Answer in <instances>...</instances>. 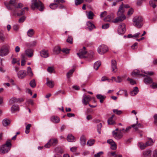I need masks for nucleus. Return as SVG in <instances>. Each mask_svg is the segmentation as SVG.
Returning a JSON list of instances; mask_svg holds the SVG:
<instances>
[{"instance_id": "f257e3e1", "label": "nucleus", "mask_w": 157, "mask_h": 157, "mask_svg": "<svg viewBox=\"0 0 157 157\" xmlns=\"http://www.w3.org/2000/svg\"><path fill=\"white\" fill-rule=\"evenodd\" d=\"M5 4L8 10L12 11L13 15L14 16L16 15V9L23 7L22 4L21 3H17L16 0H10L9 3H5Z\"/></svg>"}, {"instance_id": "f03ea898", "label": "nucleus", "mask_w": 157, "mask_h": 157, "mask_svg": "<svg viewBox=\"0 0 157 157\" xmlns=\"http://www.w3.org/2000/svg\"><path fill=\"white\" fill-rule=\"evenodd\" d=\"M87 53L85 47H83V48L80 50L79 52L77 53V54L81 59L87 58L89 59L90 60L92 59L93 57L94 53L93 52H91L87 54V56H86Z\"/></svg>"}, {"instance_id": "7ed1b4c3", "label": "nucleus", "mask_w": 157, "mask_h": 157, "mask_svg": "<svg viewBox=\"0 0 157 157\" xmlns=\"http://www.w3.org/2000/svg\"><path fill=\"white\" fill-rule=\"evenodd\" d=\"M11 141V140H7L5 144L1 146L0 147V154H4L10 151L12 146Z\"/></svg>"}, {"instance_id": "20e7f679", "label": "nucleus", "mask_w": 157, "mask_h": 157, "mask_svg": "<svg viewBox=\"0 0 157 157\" xmlns=\"http://www.w3.org/2000/svg\"><path fill=\"white\" fill-rule=\"evenodd\" d=\"M31 7L33 10L35 9L38 10L39 11H43L44 8L43 4L40 0H32Z\"/></svg>"}, {"instance_id": "39448f33", "label": "nucleus", "mask_w": 157, "mask_h": 157, "mask_svg": "<svg viewBox=\"0 0 157 157\" xmlns=\"http://www.w3.org/2000/svg\"><path fill=\"white\" fill-rule=\"evenodd\" d=\"M143 18L141 16H135L133 19V25L135 27L140 28L143 25Z\"/></svg>"}, {"instance_id": "423d86ee", "label": "nucleus", "mask_w": 157, "mask_h": 157, "mask_svg": "<svg viewBox=\"0 0 157 157\" xmlns=\"http://www.w3.org/2000/svg\"><path fill=\"white\" fill-rule=\"evenodd\" d=\"M150 143H149V142H147L146 143L144 144L141 142H140L138 143V145L140 148L141 149H144L146 147L152 145L154 143V142L153 141L152 139H150Z\"/></svg>"}, {"instance_id": "0eeeda50", "label": "nucleus", "mask_w": 157, "mask_h": 157, "mask_svg": "<svg viewBox=\"0 0 157 157\" xmlns=\"http://www.w3.org/2000/svg\"><path fill=\"white\" fill-rule=\"evenodd\" d=\"M108 50V48L106 45H101L98 49V52L100 54H103L106 52Z\"/></svg>"}, {"instance_id": "6e6552de", "label": "nucleus", "mask_w": 157, "mask_h": 157, "mask_svg": "<svg viewBox=\"0 0 157 157\" xmlns=\"http://www.w3.org/2000/svg\"><path fill=\"white\" fill-rule=\"evenodd\" d=\"M125 25L124 23H122L120 25L118 29V33L120 34H122L125 32Z\"/></svg>"}, {"instance_id": "1a4fd4ad", "label": "nucleus", "mask_w": 157, "mask_h": 157, "mask_svg": "<svg viewBox=\"0 0 157 157\" xmlns=\"http://www.w3.org/2000/svg\"><path fill=\"white\" fill-rule=\"evenodd\" d=\"M9 51L6 48H2L0 49V56L3 57L7 55L9 53Z\"/></svg>"}, {"instance_id": "9d476101", "label": "nucleus", "mask_w": 157, "mask_h": 157, "mask_svg": "<svg viewBox=\"0 0 157 157\" xmlns=\"http://www.w3.org/2000/svg\"><path fill=\"white\" fill-rule=\"evenodd\" d=\"M112 135L116 139L118 140L121 138L123 136V134L121 132V131L119 133H117L115 131H113L112 132Z\"/></svg>"}, {"instance_id": "9b49d317", "label": "nucleus", "mask_w": 157, "mask_h": 157, "mask_svg": "<svg viewBox=\"0 0 157 157\" xmlns=\"http://www.w3.org/2000/svg\"><path fill=\"white\" fill-rule=\"evenodd\" d=\"M117 17L115 18L113 22L114 23H117L120 21H122L124 20L126 18V16L124 15H117Z\"/></svg>"}, {"instance_id": "f8f14e48", "label": "nucleus", "mask_w": 157, "mask_h": 157, "mask_svg": "<svg viewBox=\"0 0 157 157\" xmlns=\"http://www.w3.org/2000/svg\"><path fill=\"white\" fill-rule=\"evenodd\" d=\"M34 51L33 49L29 48L26 49L25 52V54L29 57H32L33 56Z\"/></svg>"}, {"instance_id": "ddd939ff", "label": "nucleus", "mask_w": 157, "mask_h": 157, "mask_svg": "<svg viewBox=\"0 0 157 157\" xmlns=\"http://www.w3.org/2000/svg\"><path fill=\"white\" fill-rule=\"evenodd\" d=\"M107 142L111 145V148L112 149L115 150L116 149L117 145L112 139L108 140Z\"/></svg>"}, {"instance_id": "4468645a", "label": "nucleus", "mask_w": 157, "mask_h": 157, "mask_svg": "<svg viewBox=\"0 0 157 157\" xmlns=\"http://www.w3.org/2000/svg\"><path fill=\"white\" fill-rule=\"evenodd\" d=\"M111 63L112 71L113 72L115 73L117 71L116 61L114 60H112Z\"/></svg>"}, {"instance_id": "2eb2a0df", "label": "nucleus", "mask_w": 157, "mask_h": 157, "mask_svg": "<svg viewBox=\"0 0 157 157\" xmlns=\"http://www.w3.org/2000/svg\"><path fill=\"white\" fill-rule=\"evenodd\" d=\"M91 99V98L90 96L84 97L82 100V103L85 105H86L89 104Z\"/></svg>"}, {"instance_id": "dca6fc26", "label": "nucleus", "mask_w": 157, "mask_h": 157, "mask_svg": "<svg viewBox=\"0 0 157 157\" xmlns=\"http://www.w3.org/2000/svg\"><path fill=\"white\" fill-rule=\"evenodd\" d=\"M26 75V71H25L21 70L17 72L18 77L20 79L25 78Z\"/></svg>"}, {"instance_id": "f3484780", "label": "nucleus", "mask_w": 157, "mask_h": 157, "mask_svg": "<svg viewBox=\"0 0 157 157\" xmlns=\"http://www.w3.org/2000/svg\"><path fill=\"white\" fill-rule=\"evenodd\" d=\"M40 56L43 58H46L48 57L49 53L48 50L43 49L40 52Z\"/></svg>"}, {"instance_id": "a211bd4d", "label": "nucleus", "mask_w": 157, "mask_h": 157, "mask_svg": "<svg viewBox=\"0 0 157 157\" xmlns=\"http://www.w3.org/2000/svg\"><path fill=\"white\" fill-rule=\"evenodd\" d=\"M123 5L122 3L120 6L117 12V15H124V7H123Z\"/></svg>"}, {"instance_id": "6ab92c4d", "label": "nucleus", "mask_w": 157, "mask_h": 157, "mask_svg": "<svg viewBox=\"0 0 157 157\" xmlns=\"http://www.w3.org/2000/svg\"><path fill=\"white\" fill-rule=\"evenodd\" d=\"M51 121L54 123H58L60 121V118L57 116H52L50 118Z\"/></svg>"}, {"instance_id": "aec40b11", "label": "nucleus", "mask_w": 157, "mask_h": 157, "mask_svg": "<svg viewBox=\"0 0 157 157\" xmlns=\"http://www.w3.org/2000/svg\"><path fill=\"white\" fill-rule=\"evenodd\" d=\"M146 77L144 78V82L147 84H149L152 83L153 82L152 79L147 76H146Z\"/></svg>"}, {"instance_id": "412c9836", "label": "nucleus", "mask_w": 157, "mask_h": 157, "mask_svg": "<svg viewBox=\"0 0 157 157\" xmlns=\"http://www.w3.org/2000/svg\"><path fill=\"white\" fill-rule=\"evenodd\" d=\"M151 153V151L150 149H147L144 151L143 152V155L144 157H150Z\"/></svg>"}, {"instance_id": "4be33fe9", "label": "nucleus", "mask_w": 157, "mask_h": 157, "mask_svg": "<svg viewBox=\"0 0 157 157\" xmlns=\"http://www.w3.org/2000/svg\"><path fill=\"white\" fill-rule=\"evenodd\" d=\"M11 110L12 113H14L15 112L19 111V107L17 105H13L11 107Z\"/></svg>"}, {"instance_id": "5701e85b", "label": "nucleus", "mask_w": 157, "mask_h": 157, "mask_svg": "<svg viewBox=\"0 0 157 157\" xmlns=\"http://www.w3.org/2000/svg\"><path fill=\"white\" fill-rule=\"evenodd\" d=\"M46 84L50 88H53L54 85V83L53 81L52 80L49 81L48 78H47V82L46 83Z\"/></svg>"}, {"instance_id": "b1692460", "label": "nucleus", "mask_w": 157, "mask_h": 157, "mask_svg": "<svg viewBox=\"0 0 157 157\" xmlns=\"http://www.w3.org/2000/svg\"><path fill=\"white\" fill-rule=\"evenodd\" d=\"M86 25L88 26V29L90 31L95 28L94 25L90 21H87L86 23Z\"/></svg>"}, {"instance_id": "393cba45", "label": "nucleus", "mask_w": 157, "mask_h": 157, "mask_svg": "<svg viewBox=\"0 0 157 157\" xmlns=\"http://www.w3.org/2000/svg\"><path fill=\"white\" fill-rule=\"evenodd\" d=\"M10 120L5 118L2 121V124L4 126H7L10 124Z\"/></svg>"}, {"instance_id": "a878e982", "label": "nucleus", "mask_w": 157, "mask_h": 157, "mask_svg": "<svg viewBox=\"0 0 157 157\" xmlns=\"http://www.w3.org/2000/svg\"><path fill=\"white\" fill-rule=\"evenodd\" d=\"M96 97L98 99L100 100V102L101 103H102L103 102L104 100L106 98L105 96L100 94H97L96 95Z\"/></svg>"}, {"instance_id": "bb28decb", "label": "nucleus", "mask_w": 157, "mask_h": 157, "mask_svg": "<svg viewBox=\"0 0 157 157\" xmlns=\"http://www.w3.org/2000/svg\"><path fill=\"white\" fill-rule=\"evenodd\" d=\"M139 92V90L137 87L134 88V90L130 92V94L131 96H134L136 95Z\"/></svg>"}, {"instance_id": "cd10ccee", "label": "nucleus", "mask_w": 157, "mask_h": 157, "mask_svg": "<svg viewBox=\"0 0 157 157\" xmlns=\"http://www.w3.org/2000/svg\"><path fill=\"white\" fill-rule=\"evenodd\" d=\"M36 41H34L29 43H26L25 45L29 48L33 47L36 45Z\"/></svg>"}, {"instance_id": "c85d7f7f", "label": "nucleus", "mask_w": 157, "mask_h": 157, "mask_svg": "<svg viewBox=\"0 0 157 157\" xmlns=\"http://www.w3.org/2000/svg\"><path fill=\"white\" fill-rule=\"evenodd\" d=\"M75 139V137L71 134H69L67 137V140L69 142L74 141Z\"/></svg>"}, {"instance_id": "c756f323", "label": "nucleus", "mask_w": 157, "mask_h": 157, "mask_svg": "<svg viewBox=\"0 0 157 157\" xmlns=\"http://www.w3.org/2000/svg\"><path fill=\"white\" fill-rule=\"evenodd\" d=\"M114 117V115H113L110 118L108 119L107 121L108 124L113 125L115 123V121L113 119Z\"/></svg>"}, {"instance_id": "7c9ffc66", "label": "nucleus", "mask_w": 157, "mask_h": 157, "mask_svg": "<svg viewBox=\"0 0 157 157\" xmlns=\"http://www.w3.org/2000/svg\"><path fill=\"white\" fill-rule=\"evenodd\" d=\"M81 144L82 145H84L86 143V139L84 135H82L80 137Z\"/></svg>"}, {"instance_id": "2f4dec72", "label": "nucleus", "mask_w": 157, "mask_h": 157, "mask_svg": "<svg viewBox=\"0 0 157 157\" xmlns=\"http://www.w3.org/2000/svg\"><path fill=\"white\" fill-rule=\"evenodd\" d=\"M61 51L60 48L58 46L55 47L53 49V52L55 54H58Z\"/></svg>"}, {"instance_id": "473e14b6", "label": "nucleus", "mask_w": 157, "mask_h": 157, "mask_svg": "<svg viewBox=\"0 0 157 157\" xmlns=\"http://www.w3.org/2000/svg\"><path fill=\"white\" fill-rule=\"evenodd\" d=\"M34 33L33 29H30L27 32V35L29 37H32L34 35Z\"/></svg>"}, {"instance_id": "72a5a7b5", "label": "nucleus", "mask_w": 157, "mask_h": 157, "mask_svg": "<svg viewBox=\"0 0 157 157\" xmlns=\"http://www.w3.org/2000/svg\"><path fill=\"white\" fill-rule=\"evenodd\" d=\"M101 64V62L99 61H98L95 62L94 64V68L96 70H97Z\"/></svg>"}, {"instance_id": "f704fd0d", "label": "nucleus", "mask_w": 157, "mask_h": 157, "mask_svg": "<svg viewBox=\"0 0 157 157\" xmlns=\"http://www.w3.org/2000/svg\"><path fill=\"white\" fill-rule=\"evenodd\" d=\"M26 9L28 10V8L27 7H25L23 9H22L21 10V12L19 13H17V16H21L25 13V10Z\"/></svg>"}, {"instance_id": "c9c22d12", "label": "nucleus", "mask_w": 157, "mask_h": 157, "mask_svg": "<svg viewBox=\"0 0 157 157\" xmlns=\"http://www.w3.org/2000/svg\"><path fill=\"white\" fill-rule=\"evenodd\" d=\"M27 72L28 75L31 77H32L33 75V73L32 72L31 68L29 67L27 68Z\"/></svg>"}, {"instance_id": "e433bc0d", "label": "nucleus", "mask_w": 157, "mask_h": 157, "mask_svg": "<svg viewBox=\"0 0 157 157\" xmlns=\"http://www.w3.org/2000/svg\"><path fill=\"white\" fill-rule=\"evenodd\" d=\"M49 142L52 145H54L57 144L58 141L56 139H52L49 140Z\"/></svg>"}, {"instance_id": "4c0bfd02", "label": "nucleus", "mask_w": 157, "mask_h": 157, "mask_svg": "<svg viewBox=\"0 0 157 157\" xmlns=\"http://www.w3.org/2000/svg\"><path fill=\"white\" fill-rule=\"evenodd\" d=\"M58 6V4L57 3H54L51 4L50 5V7L52 10H55L56 9Z\"/></svg>"}, {"instance_id": "58836bf2", "label": "nucleus", "mask_w": 157, "mask_h": 157, "mask_svg": "<svg viewBox=\"0 0 157 157\" xmlns=\"http://www.w3.org/2000/svg\"><path fill=\"white\" fill-rule=\"evenodd\" d=\"M94 140H90L87 142V144L89 146H91L94 144Z\"/></svg>"}, {"instance_id": "ea45409f", "label": "nucleus", "mask_w": 157, "mask_h": 157, "mask_svg": "<svg viewBox=\"0 0 157 157\" xmlns=\"http://www.w3.org/2000/svg\"><path fill=\"white\" fill-rule=\"evenodd\" d=\"M55 151L57 153H62L63 152V150L60 147H57L55 149Z\"/></svg>"}, {"instance_id": "a19ab883", "label": "nucleus", "mask_w": 157, "mask_h": 157, "mask_svg": "<svg viewBox=\"0 0 157 157\" xmlns=\"http://www.w3.org/2000/svg\"><path fill=\"white\" fill-rule=\"evenodd\" d=\"M30 86L33 88L35 87L36 86V83L35 80L34 79L31 80L30 82Z\"/></svg>"}, {"instance_id": "79ce46f5", "label": "nucleus", "mask_w": 157, "mask_h": 157, "mask_svg": "<svg viewBox=\"0 0 157 157\" xmlns=\"http://www.w3.org/2000/svg\"><path fill=\"white\" fill-rule=\"evenodd\" d=\"M31 126V124H28L27 125L26 127V130L25 131V133L26 134H28L29 132V129H30V127Z\"/></svg>"}, {"instance_id": "37998d69", "label": "nucleus", "mask_w": 157, "mask_h": 157, "mask_svg": "<svg viewBox=\"0 0 157 157\" xmlns=\"http://www.w3.org/2000/svg\"><path fill=\"white\" fill-rule=\"evenodd\" d=\"M140 71H134L132 73V75H140V76H143L144 77L145 76V75L140 74Z\"/></svg>"}, {"instance_id": "c03bdc74", "label": "nucleus", "mask_w": 157, "mask_h": 157, "mask_svg": "<svg viewBox=\"0 0 157 157\" xmlns=\"http://www.w3.org/2000/svg\"><path fill=\"white\" fill-rule=\"evenodd\" d=\"M94 15L93 13L91 11H90L88 13L87 17L89 19H92Z\"/></svg>"}, {"instance_id": "a18cd8bd", "label": "nucleus", "mask_w": 157, "mask_h": 157, "mask_svg": "<svg viewBox=\"0 0 157 157\" xmlns=\"http://www.w3.org/2000/svg\"><path fill=\"white\" fill-rule=\"evenodd\" d=\"M17 98H10L9 101L10 104H12L15 102H17Z\"/></svg>"}, {"instance_id": "49530a36", "label": "nucleus", "mask_w": 157, "mask_h": 157, "mask_svg": "<svg viewBox=\"0 0 157 157\" xmlns=\"http://www.w3.org/2000/svg\"><path fill=\"white\" fill-rule=\"evenodd\" d=\"M74 71V70L72 69L70 70L69 72H68L67 74V77L68 78H70L71 76L72 75V74H73Z\"/></svg>"}, {"instance_id": "de8ad7c7", "label": "nucleus", "mask_w": 157, "mask_h": 157, "mask_svg": "<svg viewBox=\"0 0 157 157\" xmlns=\"http://www.w3.org/2000/svg\"><path fill=\"white\" fill-rule=\"evenodd\" d=\"M110 154L113 157H122L121 155L117 154L115 152H112Z\"/></svg>"}, {"instance_id": "09e8293b", "label": "nucleus", "mask_w": 157, "mask_h": 157, "mask_svg": "<svg viewBox=\"0 0 157 157\" xmlns=\"http://www.w3.org/2000/svg\"><path fill=\"white\" fill-rule=\"evenodd\" d=\"M102 127V124L101 123H100L97 125V131L98 133L99 134H101V128Z\"/></svg>"}, {"instance_id": "8fccbe9b", "label": "nucleus", "mask_w": 157, "mask_h": 157, "mask_svg": "<svg viewBox=\"0 0 157 157\" xmlns=\"http://www.w3.org/2000/svg\"><path fill=\"white\" fill-rule=\"evenodd\" d=\"M47 71L48 72L52 73L54 71V69L53 67H49L48 68Z\"/></svg>"}, {"instance_id": "3c124183", "label": "nucleus", "mask_w": 157, "mask_h": 157, "mask_svg": "<svg viewBox=\"0 0 157 157\" xmlns=\"http://www.w3.org/2000/svg\"><path fill=\"white\" fill-rule=\"evenodd\" d=\"M113 111L115 113L118 115H120L122 113L121 111L118 110L116 109H113Z\"/></svg>"}, {"instance_id": "603ef678", "label": "nucleus", "mask_w": 157, "mask_h": 157, "mask_svg": "<svg viewBox=\"0 0 157 157\" xmlns=\"http://www.w3.org/2000/svg\"><path fill=\"white\" fill-rule=\"evenodd\" d=\"M149 4L153 8H155L156 6V5L152 1H150L149 2Z\"/></svg>"}, {"instance_id": "864d4df0", "label": "nucleus", "mask_w": 157, "mask_h": 157, "mask_svg": "<svg viewBox=\"0 0 157 157\" xmlns=\"http://www.w3.org/2000/svg\"><path fill=\"white\" fill-rule=\"evenodd\" d=\"M127 80L129 81L131 84L132 85H133L136 83V82L131 78H127Z\"/></svg>"}, {"instance_id": "5fc2aeb1", "label": "nucleus", "mask_w": 157, "mask_h": 157, "mask_svg": "<svg viewBox=\"0 0 157 157\" xmlns=\"http://www.w3.org/2000/svg\"><path fill=\"white\" fill-rule=\"evenodd\" d=\"M134 12L133 9L131 8H130L129 10L128 11L127 15L128 16H130L131 15H132Z\"/></svg>"}, {"instance_id": "6e6d98bb", "label": "nucleus", "mask_w": 157, "mask_h": 157, "mask_svg": "<svg viewBox=\"0 0 157 157\" xmlns=\"http://www.w3.org/2000/svg\"><path fill=\"white\" fill-rule=\"evenodd\" d=\"M73 38L71 36H69L67 40V41L70 44L72 43Z\"/></svg>"}, {"instance_id": "4d7b16f0", "label": "nucleus", "mask_w": 157, "mask_h": 157, "mask_svg": "<svg viewBox=\"0 0 157 157\" xmlns=\"http://www.w3.org/2000/svg\"><path fill=\"white\" fill-rule=\"evenodd\" d=\"M109 26V25L108 23H106L103 25L102 26V28L104 29H106Z\"/></svg>"}, {"instance_id": "13d9d810", "label": "nucleus", "mask_w": 157, "mask_h": 157, "mask_svg": "<svg viewBox=\"0 0 157 157\" xmlns=\"http://www.w3.org/2000/svg\"><path fill=\"white\" fill-rule=\"evenodd\" d=\"M61 51L63 53L67 54L69 53L70 49L66 48H64Z\"/></svg>"}, {"instance_id": "bf43d9fd", "label": "nucleus", "mask_w": 157, "mask_h": 157, "mask_svg": "<svg viewBox=\"0 0 157 157\" xmlns=\"http://www.w3.org/2000/svg\"><path fill=\"white\" fill-rule=\"evenodd\" d=\"M83 2V0H75V2L76 5H79Z\"/></svg>"}, {"instance_id": "052dcab7", "label": "nucleus", "mask_w": 157, "mask_h": 157, "mask_svg": "<svg viewBox=\"0 0 157 157\" xmlns=\"http://www.w3.org/2000/svg\"><path fill=\"white\" fill-rule=\"evenodd\" d=\"M103 153L102 151H100L97 154H95L94 155V157H100Z\"/></svg>"}, {"instance_id": "680f3d73", "label": "nucleus", "mask_w": 157, "mask_h": 157, "mask_svg": "<svg viewBox=\"0 0 157 157\" xmlns=\"http://www.w3.org/2000/svg\"><path fill=\"white\" fill-rule=\"evenodd\" d=\"M151 86L153 89L157 88V84L152 82V84L151 85Z\"/></svg>"}, {"instance_id": "e2e57ef3", "label": "nucleus", "mask_w": 157, "mask_h": 157, "mask_svg": "<svg viewBox=\"0 0 157 157\" xmlns=\"http://www.w3.org/2000/svg\"><path fill=\"white\" fill-rule=\"evenodd\" d=\"M13 28L15 31H17L19 29V27L18 25H15L13 26Z\"/></svg>"}, {"instance_id": "0e129e2a", "label": "nucleus", "mask_w": 157, "mask_h": 157, "mask_svg": "<svg viewBox=\"0 0 157 157\" xmlns=\"http://www.w3.org/2000/svg\"><path fill=\"white\" fill-rule=\"evenodd\" d=\"M25 17H23L21 18H20L18 20V22L19 23L23 22L25 20Z\"/></svg>"}, {"instance_id": "69168bd1", "label": "nucleus", "mask_w": 157, "mask_h": 157, "mask_svg": "<svg viewBox=\"0 0 157 157\" xmlns=\"http://www.w3.org/2000/svg\"><path fill=\"white\" fill-rule=\"evenodd\" d=\"M77 149V147H73L70 148V150L72 152H75Z\"/></svg>"}, {"instance_id": "338daca9", "label": "nucleus", "mask_w": 157, "mask_h": 157, "mask_svg": "<svg viewBox=\"0 0 157 157\" xmlns=\"http://www.w3.org/2000/svg\"><path fill=\"white\" fill-rule=\"evenodd\" d=\"M117 79H116V82H117L120 83L122 81V79L121 77L118 76L117 77Z\"/></svg>"}, {"instance_id": "774afa93", "label": "nucleus", "mask_w": 157, "mask_h": 157, "mask_svg": "<svg viewBox=\"0 0 157 157\" xmlns=\"http://www.w3.org/2000/svg\"><path fill=\"white\" fill-rule=\"evenodd\" d=\"M153 157H157V151L156 150H155L153 153Z\"/></svg>"}]
</instances>
